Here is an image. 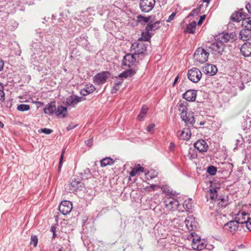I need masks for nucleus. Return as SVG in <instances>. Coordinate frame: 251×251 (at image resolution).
Segmentation results:
<instances>
[{"mask_svg":"<svg viewBox=\"0 0 251 251\" xmlns=\"http://www.w3.org/2000/svg\"><path fill=\"white\" fill-rule=\"evenodd\" d=\"M240 205L238 206L234 211L235 216V220L239 224H246V223L250 219L249 214L243 209H240Z\"/></svg>","mask_w":251,"mask_h":251,"instance_id":"obj_1","label":"nucleus"},{"mask_svg":"<svg viewBox=\"0 0 251 251\" xmlns=\"http://www.w3.org/2000/svg\"><path fill=\"white\" fill-rule=\"evenodd\" d=\"M209 53L202 48H199L194 54L195 60L200 63H205L208 59Z\"/></svg>","mask_w":251,"mask_h":251,"instance_id":"obj_2","label":"nucleus"},{"mask_svg":"<svg viewBox=\"0 0 251 251\" xmlns=\"http://www.w3.org/2000/svg\"><path fill=\"white\" fill-rule=\"evenodd\" d=\"M146 50V47L143 41L139 40V42L133 43L131 47V50L134 54H142Z\"/></svg>","mask_w":251,"mask_h":251,"instance_id":"obj_3","label":"nucleus"},{"mask_svg":"<svg viewBox=\"0 0 251 251\" xmlns=\"http://www.w3.org/2000/svg\"><path fill=\"white\" fill-rule=\"evenodd\" d=\"M155 3V0H141L140 8L142 11L149 12L154 7Z\"/></svg>","mask_w":251,"mask_h":251,"instance_id":"obj_4","label":"nucleus"},{"mask_svg":"<svg viewBox=\"0 0 251 251\" xmlns=\"http://www.w3.org/2000/svg\"><path fill=\"white\" fill-rule=\"evenodd\" d=\"M201 72L196 68H193L188 71V78L193 82H198L201 77Z\"/></svg>","mask_w":251,"mask_h":251,"instance_id":"obj_5","label":"nucleus"},{"mask_svg":"<svg viewBox=\"0 0 251 251\" xmlns=\"http://www.w3.org/2000/svg\"><path fill=\"white\" fill-rule=\"evenodd\" d=\"M165 207L170 211L176 210L179 205L178 201L173 198H167L164 201Z\"/></svg>","mask_w":251,"mask_h":251,"instance_id":"obj_6","label":"nucleus"},{"mask_svg":"<svg viewBox=\"0 0 251 251\" xmlns=\"http://www.w3.org/2000/svg\"><path fill=\"white\" fill-rule=\"evenodd\" d=\"M108 72H102L97 74L94 77V82L97 84H102L105 83L109 77Z\"/></svg>","mask_w":251,"mask_h":251,"instance_id":"obj_7","label":"nucleus"},{"mask_svg":"<svg viewBox=\"0 0 251 251\" xmlns=\"http://www.w3.org/2000/svg\"><path fill=\"white\" fill-rule=\"evenodd\" d=\"M70 189L72 191H76L82 189L84 186L81 181L78 178H72L70 181Z\"/></svg>","mask_w":251,"mask_h":251,"instance_id":"obj_8","label":"nucleus"},{"mask_svg":"<svg viewBox=\"0 0 251 251\" xmlns=\"http://www.w3.org/2000/svg\"><path fill=\"white\" fill-rule=\"evenodd\" d=\"M72 208V203L71 201H64L60 204L59 210L62 214L66 215L71 212Z\"/></svg>","mask_w":251,"mask_h":251,"instance_id":"obj_9","label":"nucleus"},{"mask_svg":"<svg viewBox=\"0 0 251 251\" xmlns=\"http://www.w3.org/2000/svg\"><path fill=\"white\" fill-rule=\"evenodd\" d=\"M234 40V35L233 34H229L228 33H222L219 35L216 38V41H219L222 44L230 42H232Z\"/></svg>","mask_w":251,"mask_h":251,"instance_id":"obj_10","label":"nucleus"},{"mask_svg":"<svg viewBox=\"0 0 251 251\" xmlns=\"http://www.w3.org/2000/svg\"><path fill=\"white\" fill-rule=\"evenodd\" d=\"M191 245L194 250L199 251L202 250L206 247L204 242L198 236H196L195 238H193Z\"/></svg>","mask_w":251,"mask_h":251,"instance_id":"obj_11","label":"nucleus"},{"mask_svg":"<svg viewBox=\"0 0 251 251\" xmlns=\"http://www.w3.org/2000/svg\"><path fill=\"white\" fill-rule=\"evenodd\" d=\"M239 223L236 221H230L224 225V228L231 234H234L237 231Z\"/></svg>","mask_w":251,"mask_h":251,"instance_id":"obj_12","label":"nucleus"},{"mask_svg":"<svg viewBox=\"0 0 251 251\" xmlns=\"http://www.w3.org/2000/svg\"><path fill=\"white\" fill-rule=\"evenodd\" d=\"M185 224L189 231L195 230L197 226V223L193 216H188L185 220Z\"/></svg>","mask_w":251,"mask_h":251,"instance_id":"obj_13","label":"nucleus"},{"mask_svg":"<svg viewBox=\"0 0 251 251\" xmlns=\"http://www.w3.org/2000/svg\"><path fill=\"white\" fill-rule=\"evenodd\" d=\"M194 146L196 149H197L200 152H206L208 146L207 143L202 139H200L194 143Z\"/></svg>","mask_w":251,"mask_h":251,"instance_id":"obj_14","label":"nucleus"},{"mask_svg":"<svg viewBox=\"0 0 251 251\" xmlns=\"http://www.w3.org/2000/svg\"><path fill=\"white\" fill-rule=\"evenodd\" d=\"M246 13L243 11V9H240L237 12L233 13L230 19L232 21L239 22L240 21H243L246 18Z\"/></svg>","mask_w":251,"mask_h":251,"instance_id":"obj_15","label":"nucleus"},{"mask_svg":"<svg viewBox=\"0 0 251 251\" xmlns=\"http://www.w3.org/2000/svg\"><path fill=\"white\" fill-rule=\"evenodd\" d=\"M224 45L222 44L219 41L212 43L210 47L213 51V53L216 54L218 53L221 54L224 50Z\"/></svg>","mask_w":251,"mask_h":251,"instance_id":"obj_16","label":"nucleus"},{"mask_svg":"<svg viewBox=\"0 0 251 251\" xmlns=\"http://www.w3.org/2000/svg\"><path fill=\"white\" fill-rule=\"evenodd\" d=\"M177 137L181 140H188L191 136V132L189 128H184L177 132Z\"/></svg>","mask_w":251,"mask_h":251,"instance_id":"obj_17","label":"nucleus"},{"mask_svg":"<svg viewBox=\"0 0 251 251\" xmlns=\"http://www.w3.org/2000/svg\"><path fill=\"white\" fill-rule=\"evenodd\" d=\"M188 103L185 101H179L176 105V108L180 112V117L183 118L186 116L187 110Z\"/></svg>","mask_w":251,"mask_h":251,"instance_id":"obj_18","label":"nucleus"},{"mask_svg":"<svg viewBox=\"0 0 251 251\" xmlns=\"http://www.w3.org/2000/svg\"><path fill=\"white\" fill-rule=\"evenodd\" d=\"M136 59L134 55L132 54H127L126 55L123 59V65L127 66L128 67H131L134 63L135 62Z\"/></svg>","mask_w":251,"mask_h":251,"instance_id":"obj_19","label":"nucleus"},{"mask_svg":"<svg viewBox=\"0 0 251 251\" xmlns=\"http://www.w3.org/2000/svg\"><path fill=\"white\" fill-rule=\"evenodd\" d=\"M241 54L245 57L251 56V43L246 42L240 48Z\"/></svg>","mask_w":251,"mask_h":251,"instance_id":"obj_20","label":"nucleus"},{"mask_svg":"<svg viewBox=\"0 0 251 251\" xmlns=\"http://www.w3.org/2000/svg\"><path fill=\"white\" fill-rule=\"evenodd\" d=\"M203 72L207 75L212 76L216 74L217 69L215 65L207 64L203 68Z\"/></svg>","mask_w":251,"mask_h":251,"instance_id":"obj_21","label":"nucleus"},{"mask_svg":"<svg viewBox=\"0 0 251 251\" xmlns=\"http://www.w3.org/2000/svg\"><path fill=\"white\" fill-rule=\"evenodd\" d=\"M83 100L82 97L70 96L66 99V104L68 106H72L73 107H75L77 104Z\"/></svg>","mask_w":251,"mask_h":251,"instance_id":"obj_22","label":"nucleus"},{"mask_svg":"<svg viewBox=\"0 0 251 251\" xmlns=\"http://www.w3.org/2000/svg\"><path fill=\"white\" fill-rule=\"evenodd\" d=\"M197 97V91L194 90H188L183 94V98L188 101H194Z\"/></svg>","mask_w":251,"mask_h":251,"instance_id":"obj_23","label":"nucleus"},{"mask_svg":"<svg viewBox=\"0 0 251 251\" xmlns=\"http://www.w3.org/2000/svg\"><path fill=\"white\" fill-rule=\"evenodd\" d=\"M217 193V188H216L212 186H210L209 190L206 193V198L207 201L209 199L212 201L215 200L218 197Z\"/></svg>","mask_w":251,"mask_h":251,"instance_id":"obj_24","label":"nucleus"},{"mask_svg":"<svg viewBox=\"0 0 251 251\" xmlns=\"http://www.w3.org/2000/svg\"><path fill=\"white\" fill-rule=\"evenodd\" d=\"M146 172L144 168L141 167L140 165L137 164L136 165L132 170V171L129 173V176L130 177H133L135 176L136 175L139 174L140 173ZM145 175L147 178H148V176L149 175V173H145Z\"/></svg>","mask_w":251,"mask_h":251,"instance_id":"obj_25","label":"nucleus"},{"mask_svg":"<svg viewBox=\"0 0 251 251\" xmlns=\"http://www.w3.org/2000/svg\"><path fill=\"white\" fill-rule=\"evenodd\" d=\"M239 38L243 41H247L251 38V30L245 28L241 30Z\"/></svg>","mask_w":251,"mask_h":251,"instance_id":"obj_26","label":"nucleus"},{"mask_svg":"<svg viewBox=\"0 0 251 251\" xmlns=\"http://www.w3.org/2000/svg\"><path fill=\"white\" fill-rule=\"evenodd\" d=\"M55 101H51L45 106L44 109V111L45 114L52 115L54 112L55 113Z\"/></svg>","mask_w":251,"mask_h":251,"instance_id":"obj_27","label":"nucleus"},{"mask_svg":"<svg viewBox=\"0 0 251 251\" xmlns=\"http://www.w3.org/2000/svg\"><path fill=\"white\" fill-rule=\"evenodd\" d=\"M55 114L57 117L60 118L66 117L68 114L67 108L62 106H58L56 108Z\"/></svg>","mask_w":251,"mask_h":251,"instance_id":"obj_28","label":"nucleus"},{"mask_svg":"<svg viewBox=\"0 0 251 251\" xmlns=\"http://www.w3.org/2000/svg\"><path fill=\"white\" fill-rule=\"evenodd\" d=\"M95 90V87L91 84H88L85 86V88L80 91V94L82 96H86L93 93Z\"/></svg>","mask_w":251,"mask_h":251,"instance_id":"obj_29","label":"nucleus"},{"mask_svg":"<svg viewBox=\"0 0 251 251\" xmlns=\"http://www.w3.org/2000/svg\"><path fill=\"white\" fill-rule=\"evenodd\" d=\"M181 118L186 124H190L191 125H193L195 122L194 116L193 113L188 114L186 112L185 117L184 118L183 117H181Z\"/></svg>","mask_w":251,"mask_h":251,"instance_id":"obj_30","label":"nucleus"},{"mask_svg":"<svg viewBox=\"0 0 251 251\" xmlns=\"http://www.w3.org/2000/svg\"><path fill=\"white\" fill-rule=\"evenodd\" d=\"M229 202L228 201L227 197H220L218 199V205L219 207L222 208L226 207L229 204Z\"/></svg>","mask_w":251,"mask_h":251,"instance_id":"obj_31","label":"nucleus"},{"mask_svg":"<svg viewBox=\"0 0 251 251\" xmlns=\"http://www.w3.org/2000/svg\"><path fill=\"white\" fill-rule=\"evenodd\" d=\"M114 163V161L110 157H106L100 161V165L101 167H106L107 165H113Z\"/></svg>","mask_w":251,"mask_h":251,"instance_id":"obj_32","label":"nucleus"},{"mask_svg":"<svg viewBox=\"0 0 251 251\" xmlns=\"http://www.w3.org/2000/svg\"><path fill=\"white\" fill-rule=\"evenodd\" d=\"M196 26V23L195 22H192L187 25L185 31L189 33L193 34L195 31Z\"/></svg>","mask_w":251,"mask_h":251,"instance_id":"obj_33","label":"nucleus"},{"mask_svg":"<svg viewBox=\"0 0 251 251\" xmlns=\"http://www.w3.org/2000/svg\"><path fill=\"white\" fill-rule=\"evenodd\" d=\"M148 108L144 105L142 109H141V110L139 113V114L138 115L137 117V119L138 121H142L144 117L146 116L148 111Z\"/></svg>","mask_w":251,"mask_h":251,"instance_id":"obj_34","label":"nucleus"},{"mask_svg":"<svg viewBox=\"0 0 251 251\" xmlns=\"http://www.w3.org/2000/svg\"><path fill=\"white\" fill-rule=\"evenodd\" d=\"M150 31V30H147V29L145 28V31L142 32L141 37L139 40L142 41H149L151 37V35L149 32Z\"/></svg>","mask_w":251,"mask_h":251,"instance_id":"obj_35","label":"nucleus"},{"mask_svg":"<svg viewBox=\"0 0 251 251\" xmlns=\"http://www.w3.org/2000/svg\"><path fill=\"white\" fill-rule=\"evenodd\" d=\"M159 24H160L159 22H156L153 23V24H149L146 26V29H147V30L155 31L160 27Z\"/></svg>","mask_w":251,"mask_h":251,"instance_id":"obj_36","label":"nucleus"},{"mask_svg":"<svg viewBox=\"0 0 251 251\" xmlns=\"http://www.w3.org/2000/svg\"><path fill=\"white\" fill-rule=\"evenodd\" d=\"M242 25L244 28L251 30V18H246L242 22Z\"/></svg>","mask_w":251,"mask_h":251,"instance_id":"obj_37","label":"nucleus"},{"mask_svg":"<svg viewBox=\"0 0 251 251\" xmlns=\"http://www.w3.org/2000/svg\"><path fill=\"white\" fill-rule=\"evenodd\" d=\"M150 17H146L141 15L137 17V21L142 24H146L150 21Z\"/></svg>","mask_w":251,"mask_h":251,"instance_id":"obj_38","label":"nucleus"},{"mask_svg":"<svg viewBox=\"0 0 251 251\" xmlns=\"http://www.w3.org/2000/svg\"><path fill=\"white\" fill-rule=\"evenodd\" d=\"M135 74L134 72H133L131 70H127L126 71H125L123 73H121L119 75V77L120 78H121L122 77L126 78L128 76H131Z\"/></svg>","mask_w":251,"mask_h":251,"instance_id":"obj_39","label":"nucleus"},{"mask_svg":"<svg viewBox=\"0 0 251 251\" xmlns=\"http://www.w3.org/2000/svg\"><path fill=\"white\" fill-rule=\"evenodd\" d=\"M159 188V186L157 184H151L149 186H147L146 187H144L143 189L146 192H150L154 191Z\"/></svg>","mask_w":251,"mask_h":251,"instance_id":"obj_40","label":"nucleus"},{"mask_svg":"<svg viewBox=\"0 0 251 251\" xmlns=\"http://www.w3.org/2000/svg\"><path fill=\"white\" fill-rule=\"evenodd\" d=\"M17 109L19 111H25L30 109V106L28 104H21L18 105Z\"/></svg>","mask_w":251,"mask_h":251,"instance_id":"obj_41","label":"nucleus"},{"mask_svg":"<svg viewBox=\"0 0 251 251\" xmlns=\"http://www.w3.org/2000/svg\"><path fill=\"white\" fill-rule=\"evenodd\" d=\"M65 152V149H63L62 151L61 154L60 160H59V165H58V170L59 172L60 171L61 168L62 167V163H63V159L64 158V155Z\"/></svg>","mask_w":251,"mask_h":251,"instance_id":"obj_42","label":"nucleus"},{"mask_svg":"<svg viewBox=\"0 0 251 251\" xmlns=\"http://www.w3.org/2000/svg\"><path fill=\"white\" fill-rule=\"evenodd\" d=\"M217 168L213 166H210L207 169V172L211 175H214L216 173Z\"/></svg>","mask_w":251,"mask_h":251,"instance_id":"obj_43","label":"nucleus"},{"mask_svg":"<svg viewBox=\"0 0 251 251\" xmlns=\"http://www.w3.org/2000/svg\"><path fill=\"white\" fill-rule=\"evenodd\" d=\"M38 239L37 236H31L30 244L33 245L34 247L37 246L38 244Z\"/></svg>","mask_w":251,"mask_h":251,"instance_id":"obj_44","label":"nucleus"},{"mask_svg":"<svg viewBox=\"0 0 251 251\" xmlns=\"http://www.w3.org/2000/svg\"><path fill=\"white\" fill-rule=\"evenodd\" d=\"M154 127H155L154 124H151L150 125L148 126V127L147 128V131L151 133H152L154 131Z\"/></svg>","mask_w":251,"mask_h":251,"instance_id":"obj_45","label":"nucleus"},{"mask_svg":"<svg viewBox=\"0 0 251 251\" xmlns=\"http://www.w3.org/2000/svg\"><path fill=\"white\" fill-rule=\"evenodd\" d=\"M200 12V8H197L192 10V11L190 14V16H196L198 15V14Z\"/></svg>","mask_w":251,"mask_h":251,"instance_id":"obj_46","label":"nucleus"},{"mask_svg":"<svg viewBox=\"0 0 251 251\" xmlns=\"http://www.w3.org/2000/svg\"><path fill=\"white\" fill-rule=\"evenodd\" d=\"M120 89V85L115 83L114 86L111 89L112 93H116L117 91Z\"/></svg>","mask_w":251,"mask_h":251,"instance_id":"obj_47","label":"nucleus"},{"mask_svg":"<svg viewBox=\"0 0 251 251\" xmlns=\"http://www.w3.org/2000/svg\"><path fill=\"white\" fill-rule=\"evenodd\" d=\"M246 226L247 228L251 232V218H250V219L246 223Z\"/></svg>","mask_w":251,"mask_h":251,"instance_id":"obj_48","label":"nucleus"},{"mask_svg":"<svg viewBox=\"0 0 251 251\" xmlns=\"http://www.w3.org/2000/svg\"><path fill=\"white\" fill-rule=\"evenodd\" d=\"M176 15V13L173 12L172 13V14L169 17L168 19L167 20V22H171L175 17Z\"/></svg>","mask_w":251,"mask_h":251,"instance_id":"obj_49","label":"nucleus"},{"mask_svg":"<svg viewBox=\"0 0 251 251\" xmlns=\"http://www.w3.org/2000/svg\"><path fill=\"white\" fill-rule=\"evenodd\" d=\"M42 132L46 134H50V133H51L52 132V130L50 129H48V128H43L41 129Z\"/></svg>","mask_w":251,"mask_h":251,"instance_id":"obj_50","label":"nucleus"},{"mask_svg":"<svg viewBox=\"0 0 251 251\" xmlns=\"http://www.w3.org/2000/svg\"><path fill=\"white\" fill-rule=\"evenodd\" d=\"M205 16H204V15L201 16L200 19H199V21H198V25H201L203 21L205 19Z\"/></svg>","mask_w":251,"mask_h":251,"instance_id":"obj_51","label":"nucleus"},{"mask_svg":"<svg viewBox=\"0 0 251 251\" xmlns=\"http://www.w3.org/2000/svg\"><path fill=\"white\" fill-rule=\"evenodd\" d=\"M249 13L251 14V1L249 2L246 6Z\"/></svg>","mask_w":251,"mask_h":251,"instance_id":"obj_52","label":"nucleus"},{"mask_svg":"<svg viewBox=\"0 0 251 251\" xmlns=\"http://www.w3.org/2000/svg\"><path fill=\"white\" fill-rule=\"evenodd\" d=\"M123 83V80L121 78H117V80L115 82V84H118L120 86V85Z\"/></svg>","mask_w":251,"mask_h":251,"instance_id":"obj_53","label":"nucleus"},{"mask_svg":"<svg viewBox=\"0 0 251 251\" xmlns=\"http://www.w3.org/2000/svg\"><path fill=\"white\" fill-rule=\"evenodd\" d=\"M55 230H56V228L55 226H52L51 227V231L53 233V238H55Z\"/></svg>","mask_w":251,"mask_h":251,"instance_id":"obj_54","label":"nucleus"},{"mask_svg":"<svg viewBox=\"0 0 251 251\" xmlns=\"http://www.w3.org/2000/svg\"><path fill=\"white\" fill-rule=\"evenodd\" d=\"M87 144V145L89 146V147H91L92 145V139H90V140H87L85 142Z\"/></svg>","mask_w":251,"mask_h":251,"instance_id":"obj_55","label":"nucleus"},{"mask_svg":"<svg viewBox=\"0 0 251 251\" xmlns=\"http://www.w3.org/2000/svg\"><path fill=\"white\" fill-rule=\"evenodd\" d=\"M187 201H184V203L183 205H186V208H187V209H188V210H189V209H191V207L192 205H191V204H190V205H188V204L186 203H187Z\"/></svg>","mask_w":251,"mask_h":251,"instance_id":"obj_56","label":"nucleus"},{"mask_svg":"<svg viewBox=\"0 0 251 251\" xmlns=\"http://www.w3.org/2000/svg\"><path fill=\"white\" fill-rule=\"evenodd\" d=\"M4 66V63L3 61L0 60V71L2 70Z\"/></svg>","mask_w":251,"mask_h":251,"instance_id":"obj_57","label":"nucleus"},{"mask_svg":"<svg viewBox=\"0 0 251 251\" xmlns=\"http://www.w3.org/2000/svg\"><path fill=\"white\" fill-rule=\"evenodd\" d=\"M178 76H177L176 78L175 79V80L174 81V83H173V86H174L176 84V83L177 82V81L178 80Z\"/></svg>","mask_w":251,"mask_h":251,"instance_id":"obj_58","label":"nucleus"},{"mask_svg":"<svg viewBox=\"0 0 251 251\" xmlns=\"http://www.w3.org/2000/svg\"><path fill=\"white\" fill-rule=\"evenodd\" d=\"M242 85H243V86H241V87H240V89L241 90H242L244 88V87H245V86H244L243 84H242Z\"/></svg>","mask_w":251,"mask_h":251,"instance_id":"obj_59","label":"nucleus"},{"mask_svg":"<svg viewBox=\"0 0 251 251\" xmlns=\"http://www.w3.org/2000/svg\"><path fill=\"white\" fill-rule=\"evenodd\" d=\"M4 126V125L2 123H1V122H0V126L1 127H3Z\"/></svg>","mask_w":251,"mask_h":251,"instance_id":"obj_60","label":"nucleus"},{"mask_svg":"<svg viewBox=\"0 0 251 251\" xmlns=\"http://www.w3.org/2000/svg\"><path fill=\"white\" fill-rule=\"evenodd\" d=\"M210 0H203V2L208 3Z\"/></svg>","mask_w":251,"mask_h":251,"instance_id":"obj_61","label":"nucleus"},{"mask_svg":"<svg viewBox=\"0 0 251 251\" xmlns=\"http://www.w3.org/2000/svg\"><path fill=\"white\" fill-rule=\"evenodd\" d=\"M155 176H150V179H152V178H154Z\"/></svg>","mask_w":251,"mask_h":251,"instance_id":"obj_62","label":"nucleus"},{"mask_svg":"<svg viewBox=\"0 0 251 251\" xmlns=\"http://www.w3.org/2000/svg\"><path fill=\"white\" fill-rule=\"evenodd\" d=\"M194 234H195V233H191V235L193 237H194Z\"/></svg>","mask_w":251,"mask_h":251,"instance_id":"obj_63","label":"nucleus"},{"mask_svg":"<svg viewBox=\"0 0 251 251\" xmlns=\"http://www.w3.org/2000/svg\"><path fill=\"white\" fill-rule=\"evenodd\" d=\"M58 251H62L61 250V249H59V250H58Z\"/></svg>","mask_w":251,"mask_h":251,"instance_id":"obj_64","label":"nucleus"}]
</instances>
